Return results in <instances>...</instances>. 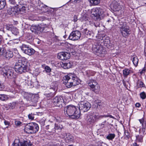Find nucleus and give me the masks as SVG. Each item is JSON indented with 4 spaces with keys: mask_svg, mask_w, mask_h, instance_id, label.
I'll return each instance as SVG.
<instances>
[{
    "mask_svg": "<svg viewBox=\"0 0 146 146\" xmlns=\"http://www.w3.org/2000/svg\"><path fill=\"white\" fill-rule=\"evenodd\" d=\"M64 111L71 118L77 119L81 116V112L78 107L72 105H70L64 108Z\"/></svg>",
    "mask_w": 146,
    "mask_h": 146,
    "instance_id": "1",
    "label": "nucleus"
},
{
    "mask_svg": "<svg viewBox=\"0 0 146 146\" xmlns=\"http://www.w3.org/2000/svg\"><path fill=\"white\" fill-rule=\"evenodd\" d=\"M63 83L68 88L78 85L79 82L76 76L73 74L70 73L63 78Z\"/></svg>",
    "mask_w": 146,
    "mask_h": 146,
    "instance_id": "2",
    "label": "nucleus"
},
{
    "mask_svg": "<svg viewBox=\"0 0 146 146\" xmlns=\"http://www.w3.org/2000/svg\"><path fill=\"white\" fill-rule=\"evenodd\" d=\"M29 63L24 60H20L17 61L14 66V69L17 73L21 74L27 72L29 70Z\"/></svg>",
    "mask_w": 146,
    "mask_h": 146,
    "instance_id": "3",
    "label": "nucleus"
},
{
    "mask_svg": "<svg viewBox=\"0 0 146 146\" xmlns=\"http://www.w3.org/2000/svg\"><path fill=\"white\" fill-rule=\"evenodd\" d=\"M106 9L103 7H97L92 10V17H95L96 19L100 20L105 17L106 14Z\"/></svg>",
    "mask_w": 146,
    "mask_h": 146,
    "instance_id": "4",
    "label": "nucleus"
},
{
    "mask_svg": "<svg viewBox=\"0 0 146 146\" xmlns=\"http://www.w3.org/2000/svg\"><path fill=\"white\" fill-rule=\"evenodd\" d=\"M108 117L111 118L113 117L111 115H99L98 114H95L93 115H88L87 116L86 120L88 124H92L96 121H97L102 118Z\"/></svg>",
    "mask_w": 146,
    "mask_h": 146,
    "instance_id": "5",
    "label": "nucleus"
},
{
    "mask_svg": "<svg viewBox=\"0 0 146 146\" xmlns=\"http://www.w3.org/2000/svg\"><path fill=\"white\" fill-rule=\"evenodd\" d=\"M39 129L38 125L35 123H31L25 126L24 130L27 133H33L37 132Z\"/></svg>",
    "mask_w": 146,
    "mask_h": 146,
    "instance_id": "6",
    "label": "nucleus"
},
{
    "mask_svg": "<svg viewBox=\"0 0 146 146\" xmlns=\"http://www.w3.org/2000/svg\"><path fill=\"white\" fill-rule=\"evenodd\" d=\"M99 42L95 43L93 45L92 50L93 52L97 55L105 54L106 52V51L101 44L98 43Z\"/></svg>",
    "mask_w": 146,
    "mask_h": 146,
    "instance_id": "7",
    "label": "nucleus"
},
{
    "mask_svg": "<svg viewBox=\"0 0 146 146\" xmlns=\"http://www.w3.org/2000/svg\"><path fill=\"white\" fill-rule=\"evenodd\" d=\"M80 111L82 110L83 112H86L88 111L91 107V104L86 100L81 101L79 104Z\"/></svg>",
    "mask_w": 146,
    "mask_h": 146,
    "instance_id": "8",
    "label": "nucleus"
},
{
    "mask_svg": "<svg viewBox=\"0 0 146 146\" xmlns=\"http://www.w3.org/2000/svg\"><path fill=\"white\" fill-rule=\"evenodd\" d=\"M20 48L24 53L29 56L35 53V50L33 48H31V47H29L27 45L23 44L20 46Z\"/></svg>",
    "mask_w": 146,
    "mask_h": 146,
    "instance_id": "9",
    "label": "nucleus"
},
{
    "mask_svg": "<svg viewBox=\"0 0 146 146\" xmlns=\"http://www.w3.org/2000/svg\"><path fill=\"white\" fill-rule=\"evenodd\" d=\"M52 101L56 106L60 108L62 107L64 104L63 97L60 96L55 97L53 99Z\"/></svg>",
    "mask_w": 146,
    "mask_h": 146,
    "instance_id": "10",
    "label": "nucleus"
},
{
    "mask_svg": "<svg viewBox=\"0 0 146 146\" xmlns=\"http://www.w3.org/2000/svg\"><path fill=\"white\" fill-rule=\"evenodd\" d=\"M44 28L40 25H33L30 27L31 32L35 34H40V33L44 32Z\"/></svg>",
    "mask_w": 146,
    "mask_h": 146,
    "instance_id": "11",
    "label": "nucleus"
},
{
    "mask_svg": "<svg viewBox=\"0 0 146 146\" xmlns=\"http://www.w3.org/2000/svg\"><path fill=\"white\" fill-rule=\"evenodd\" d=\"M119 29L120 33L123 37H126L130 35V30L128 26L121 27Z\"/></svg>",
    "mask_w": 146,
    "mask_h": 146,
    "instance_id": "12",
    "label": "nucleus"
},
{
    "mask_svg": "<svg viewBox=\"0 0 146 146\" xmlns=\"http://www.w3.org/2000/svg\"><path fill=\"white\" fill-rule=\"evenodd\" d=\"M98 41L99 43H101L102 44H104L106 46L110 43L109 37L103 35L98 36Z\"/></svg>",
    "mask_w": 146,
    "mask_h": 146,
    "instance_id": "13",
    "label": "nucleus"
},
{
    "mask_svg": "<svg viewBox=\"0 0 146 146\" xmlns=\"http://www.w3.org/2000/svg\"><path fill=\"white\" fill-rule=\"evenodd\" d=\"M13 146H33L30 141L27 139L19 141L18 143H14Z\"/></svg>",
    "mask_w": 146,
    "mask_h": 146,
    "instance_id": "14",
    "label": "nucleus"
},
{
    "mask_svg": "<svg viewBox=\"0 0 146 146\" xmlns=\"http://www.w3.org/2000/svg\"><path fill=\"white\" fill-rule=\"evenodd\" d=\"M81 35L80 32L78 31H73L70 34L68 38L73 40H77L80 38Z\"/></svg>",
    "mask_w": 146,
    "mask_h": 146,
    "instance_id": "15",
    "label": "nucleus"
},
{
    "mask_svg": "<svg viewBox=\"0 0 146 146\" xmlns=\"http://www.w3.org/2000/svg\"><path fill=\"white\" fill-rule=\"evenodd\" d=\"M51 86L49 89V92H50L48 94H45V95L46 97L50 98L55 95L56 92L58 90V87L57 85Z\"/></svg>",
    "mask_w": 146,
    "mask_h": 146,
    "instance_id": "16",
    "label": "nucleus"
},
{
    "mask_svg": "<svg viewBox=\"0 0 146 146\" xmlns=\"http://www.w3.org/2000/svg\"><path fill=\"white\" fill-rule=\"evenodd\" d=\"M87 83L90 87L91 89H92L93 92L96 93L98 92V90L95 88L96 86H98V83L95 80H90L88 81Z\"/></svg>",
    "mask_w": 146,
    "mask_h": 146,
    "instance_id": "17",
    "label": "nucleus"
},
{
    "mask_svg": "<svg viewBox=\"0 0 146 146\" xmlns=\"http://www.w3.org/2000/svg\"><path fill=\"white\" fill-rule=\"evenodd\" d=\"M57 58L61 60L68 59L70 58L69 54L66 52H62L58 54Z\"/></svg>",
    "mask_w": 146,
    "mask_h": 146,
    "instance_id": "18",
    "label": "nucleus"
},
{
    "mask_svg": "<svg viewBox=\"0 0 146 146\" xmlns=\"http://www.w3.org/2000/svg\"><path fill=\"white\" fill-rule=\"evenodd\" d=\"M13 56V54L12 51L10 50L6 51V50L3 57L5 60H9L12 58Z\"/></svg>",
    "mask_w": 146,
    "mask_h": 146,
    "instance_id": "19",
    "label": "nucleus"
},
{
    "mask_svg": "<svg viewBox=\"0 0 146 146\" xmlns=\"http://www.w3.org/2000/svg\"><path fill=\"white\" fill-rule=\"evenodd\" d=\"M62 135L66 136L65 140L66 143H70L73 141L74 137L70 133H62Z\"/></svg>",
    "mask_w": 146,
    "mask_h": 146,
    "instance_id": "20",
    "label": "nucleus"
},
{
    "mask_svg": "<svg viewBox=\"0 0 146 146\" xmlns=\"http://www.w3.org/2000/svg\"><path fill=\"white\" fill-rule=\"evenodd\" d=\"M82 32L85 36L89 38H92L94 36V35L93 33L88 30L87 29H83Z\"/></svg>",
    "mask_w": 146,
    "mask_h": 146,
    "instance_id": "21",
    "label": "nucleus"
},
{
    "mask_svg": "<svg viewBox=\"0 0 146 146\" xmlns=\"http://www.w3.org/2000/svg\"><path fill=\"white\" fill-rule=\"evenodd\" d=\"M72 66V63L71 62L67 61L66 62L63 63L61 66L64 69H68L71 67Z\"/></svg>",
    "mask_w": 146,
    "mask_h": 146,
    "instance_id": "22",
    "label": "nucleus"
},
{
    "mask_svg": "<svg viewBox=\"0 0 146 146\" xmlns=\"http://www.w3.org/2000/svg\"><path fill=\"white\" fill-rule=\"evenodd\" d=\"M113 8L116 11H119L122 9V6L118 2H115L113 4Z\"/></svg>",
    "mask_w": 146,
    "mask_h": 146,
    "instance_id": "23",
    "label": "nucleus"
},
{
    "mask_svg": "<svg viewBox=\"0 0 146 146\" xmlns=\"http://www.w3.org/2000/svg\"><path fill=\"white\" fill-rule=\"evenodd\" d=\"M26 5L25 4H21V2H19V4H18L17 8H19L20 11H23L26 10L27 7Z\"/></svg>",
    "mask_w": 146,
    "mask_h": 146,
    "instance_id": "24",
    "label": "nucleus"
},
{
    "mask_svg": "<svg viewBox=\"0 0 146 146\" xmlns=\"http://www.w3.org/2000/svg\"><path fill=\"white\" fill-rule=\"evenodd\" d=\"M63 123L62 122H59L55 124V126L54 127L55 130H61L64 128L63 126Z\"/></svg>",
    "mask_w": 146,
    "mask_h": 146,
    "instance_id": "25",
    "label": "nucleus"
},
{
    "mask_svg": "<svg viewBox=\"0 0 146 146\" xmlns=\"http://www.w3.org/2000/svg\"><path fill=\"white\" fill-rule=\"evenodd\" d=\"M18 102L17 101L12 102L8 104V106L10 109L13 110L15 108L16 106L18 105Z\"/></svg>",
    "mask_w": 146,
    "mask_h": 146,
    "instance_id": "26",
    "label": "nucleus"
},
{
    "mask_svg": "<svg viewBox=\"0 0 146 146\" xmlns=\"http://www.w3.org/2000/svg\"><path fill=\"white\" fill-rule=\"evenodd\" d=\"M136 84L138 88L143 87L145 88V86L144 83L141 80H137Z\"/></svg>",
    "mask_w": 146,
    "mask_h": 146,
    "instance_id": "27",
    "label": "nucleus"
},
{
    "mask_svg": "<svg viewBox=\"0 0 146 146\" xmlns=\"http://www.w3.org/2000/svg\"><path fill=\"white\" fill-rule=\"evenodd\" d=\"M123 75L124 77L126 78L129 75L131 71L128 68L124 69L123 71Z\"/></svg>",
    "mask_w": 146,
    "mask_h": 146,
    "instance_id": "28",
    "label": "nucleus"
},
{
    "mask_svg": "<svg viewBox=\"0 0 146 146\" xmlns=\"http://www.w3.org/2000/svg\"><path fill=\"white\" fill-rule=\"evenodd\" d=\"M46 129L48 130L49 132H51L53 131H55V129L52 124L48 125L46 126Z\"/></svg>",
    "mask_w": 146,
    "mask_h": 146,
    "instance_id": "29",
    "label": "nucleus"
},
{
    "mask_svg": "<svg viewBox=\"0 0 146 146\" xmlns=\"http://www.w3.org/2000/svg\"><path fill=\"white\" fill-rule=\"evenodd\" d=\"M136 137L135 142L141 143L143 141V136L142 135H137Z\"/></svg>",
    "mask_w": 146,
    "mask_h": 146,
    "instance_id": "30",
    "label": "nucleus"
},
{
    "mask_svg": "<svg viewBox=\"0 0 146 146\" xmlns=\"http://www.w3.org/2000/svg\"><path fill=\"white\" fill-rule=\"evenodd\" d=\"M13 70L9 69L7 71V75L6 77L9 78H11L13 77Z\"/></svg>",
    "mask_w": 146,
    "mask_h": 146,
    "instance_id": "31",
    "label": "nucleus"
},
{
    "mask_svg": "<svg viewBox=\"0 0 146 146\" xmlns=\"http://www.w3.org/2000/svg\"><path fill=\"white\" fill-rule=\"evenodd\" d=\"M8 91L10 93V95L11 97L12 98L14 97V95L16 93V91L15 89L14 88H12L11 89H9Z\"/></svg>",
    "mask_w": 146,
    "mask_h": 146,
    "instance_id": "32",
    "label": "nucleus"
},
{
    "mask_svg": "<svg viewBox=\"0 0 146 146\" xmlns=\"http://www.w3.org/2000/svg\"><path fill=\"white\" fill-rule=\"evenodd\" d=\"M5 0H0V10L4 9L6 5Z\"/></svg>",
    "mask_w": 146,
    "mask_h": 146,
    "instance_id": "33",
    "label": "nucleus"
},
{
    "mask_svg": "<svg viewBox=\"0 0 146 146\" xmlns=\"http://www.w3.org/2000/svg\"><path fill=\"white\" fill-rule=\"evenodd\" d=\"M26 39L29 42H31L33 40V38L32 35L29 34H28L26 36Z\"/></svg>",
    "mask_w": 146,
    "mask_h": 146,
    "instance_id": "34",
    "label": "nucleus"
},
{
    "mask_svg": "<svg viewBox=\"0 0 146 146\" xmlns=\"http://www.w3.org/2000/svg\"><path fill=\"white\" fill-rule=\"evenodd\" d=\"M86 73L87 76L88 77L93 76L95 74V72L94 71L90 70H87L86 71Z\"/></svg>",
    "mask_w": 146,
    "mask_h": 146,
    "instance_id": "35",
    "label": "nucleus"
},
{
    "mask_svg": "<svg viewBox=\"0 0 146 146\" xmlns=\"http://www.w3.org/2000/svg\"><path fill=\"white\" fill-rule=\"evenodd\" d=\"M9 69L7 67L4 68L2 69V74L5 77H6V75H7V71H8Z\"/></svg>",
    "mask_w": 146,
    "mask_h": 146,
    "instance_id": "36",
    "label": "nucleus"
},
{
    "mask_svg": "<svg viewBox=\"0 0 146 146\" xmlns=\"http://www.w3.org/2000/svg\"><path fill=\"white\" fill-rule=\"evenodd\" d=\"M115 137V135L114 133H109L106 136V138L110 140H112Z\"/></svg>",
    "mask_w": 146,
    "mask_h": 146,
    "instance_id": "37",
    "label": "nucleus"
},
{
    "mask_svg": "<svg viewBox=\"0 0 146 146\" xmlns=\"http://www.w3.org/2000/svg\"><path fill=\"white\" fill-rule=\"evenodd\" d=\"M132 61L135 66H136L137 65L138 62V59L136 56H135L133 57Z\"/></svg>",
    "mask_w": 146,
    "mask_h": 146,
    "instance_id": "38",
    "label": "nucleus"
},
{
    "mask_svg": "<svg viewBox=\"0 0 146 146\" xmlns=\"http://www.w3.org/2000/svg\"><path fill=\"white\" fill-rule=\"evenodd\" d=\"M12 34L15 35H17L19 33L18 29L16 28L13 26L11 31Z\"/></svg>",
    "mask_w": 146,
    "mask_h": 146,
    "instance_id": "39",
    "label": "nucleus"
},
{
    "mask_svg": "<svg viewBox=\"0 0 146 146\" xmlns=\"http://www.w3.org/2000/svg\"><path fill=\"white\" fill-rule=\"evenodd\" d=\"M8 99L7 96L4 94H0V100L2 101H6Z\"/></svg>",
    "mask_w": 146,
    "mask_h": 146,
    "instance_id": "40",
    "label": "nucleus"
},
{
    "mask_svg": "<svg viewBox=\"0 0 146 146\" xmlns=\"http://www.w3.org/2000/svg\"><path fill=\"white\" fill-rule=\"evenodd\" d=\"M90 2L91 3H93L94 5H97L100 2V0H89Z\"/></svg>",
    "mask_w": 146,
    "mask_h": 146,
    "instance_id": "41",
    "label": "nucleus"
},
{
    "mask_svg": "<svg viewBox=\"0 0 146 146\" xmlns=\"http://www.w3.org/2000/svg\"><path fill=\"white\" fill-rule=\"evenodd\" d=\"M6 50V49L4 47H0V57L3 56Z\"/></svg>",
    "mask_w": 146,
    "mask_h": 146,
    "instance_id": "42",
    "label": "nucleus"
},
{
    "mask_svg": "<svg viewBox=\"0 0 146 146\" xmlns=\"http://www.w3.org/2000/svg\"><path fill=\"white\" fill-rule=\"evenodd\" d=\"M66 53L69 54L70 57L71 54H72V55H74L76 53V52L74 50L72 49H71L70 48L68 49V52H66Z\"/></svg>",
    "mask_w": 146,
    "mask_h": 146,
    "instance_id": "43",
    "label": "nucleus"
},
{
    "mask_svg": "<svg viewBox=\"0 0 146 146\" xmlns=\"http://www.w3.org/2000/svg\"><path fill=\"white\" fill-rule=\"evenodd\" d=\"M9 2L11 5H14L15 7L17 6L16 1L15 0H9Z\"/></svg>",
    "mask_w": 146,
    "mask_h": 146,
    "instance_id": "44",
    "label": "nucleus"
},
{
    "mask_svg": "<svg viewBox=\"0 0 146 146\" xmlns=\"http://www.w3.org/2000/svg\"><path fill=\"white\" fill-rule=\"evenodd\" d=\"M3 38L6 40H8L9 41L11 40V36L8 34H5L3 35Z\"/></svg>",
    "mask_w": 146,
    "mask_h": 146,
    "instance_id": "45",
    "label": "nucleus"
},
{
    "mask_svg": "<svg viewBox=\"0 0 146 146\" xmlns=\"http://www.w3.org/2000/svg\"><path fill=\"white\" fill-rule=\"evenodd\" d=\"M140 98L143 100L145 99L146 98V95L145 92H143L140 94Z\"/></svg>",
    "mask_w": 146,
    "mask_h": 146,
    "instance_id": "46",
    "label": "nucleus"
},
{
    "mask_svg": "<svg viewBox=\"0 0 146 146\" xmlns=\"http://www.w3.org/2000/svg\"><path fill=\"white\" fill-rule=\"evenodd\" d=\"M88 17L86 16V15H84L82 16L80 18V20L81 21H86L88 20Z\"/></svg>",
    "mask_w": 146,
    "mask_h": 146,
    "instance_id": "47",
    "label": "nucleus"
},
{
    "mask_svg": "<svg viewBox=\"0 0 146 146\" xmlns=\"http://www.w3.org/2000/svg\"><path fill=\"white\" fill-rule=\"evenodd\" d=\"M45 70L47 73H50L51 72V69L48 66L45 67Z\"/></svg>",
    "mask_w": 146,
    "mask_h": 146,
    "instance_id": "48",
    "label": "nucleus"
},
{
    "mask_svg": "<svg viewBox=\"0 0 146 146\" xmlns=\"http://www.w3.org/2000/svg\"><path fill=\"white\" fill-rule=\"evenodd\" d=\"M13 27V26L11 25H7L6 26V28L8 30L10 31L11 30L12 28Z\"/></svg>",
    "mask_w": 146,
    "mask_h": 146,
    "instance_id": "49",
    "label": "nucleus"
},
{
    "mask_svg": "<svg viewBox=\"0 0 146 146\" xmlns=\"http://www.w3.org/2000/svg\"><path fill=\"white\" fill-rule=\"evenodd\" d=\"M141 123L142 124V126H144L145 124H146V123L145 122L144 119L143 118H142L141 119L139 120Z\"/></svg>",
    "mask_w": 146,
    "mask_h": 146,
    "instance_id": "50",
    "label": "nucleus"
},
{
    "mask_svg": "<svg viewBox=\"0 0 146 146\" xmlns=\"http://www.w3.org/2000/svg\"><path fill=\"white\" fill-rule=\"evenodd\" d=\"M125 134L126 137V138L129 139L130 137V136L129 133L128 131H125Z\"/></svg>",
    "mask_w": 146,
    "mask_h": 146,
    "instance_id": "51",
    "label": "nucleus"
},
{
    "mask_svg": "<svg viewBox=\"0 0 146 146\" xmlns=\"http://www.w3.org/2000/svg\"><path fill=\"white\" fill-rule=\"evenodd\" d=\"M28 117L29 119L33 120L34 119V116L32 113L28 115Z\"/></svg>",
    "mask_w": 146,
    "mask_h": 146,
    "instance_id": "52",
    "label": "nucleus"
},
{
    "mask_svg": "<svg viewBox=\"0 0 146 146\" xmlns=\"http://www.w3.org/2000/svg\"><path fill=\"white\" fill-rule=\"evenodd\" d=\"M126 22H122L121 21H120L119 22V25H120L121 26V27L123 26H125Z\"/></svg>",
    "mask_w": 146,
    "mask_h": 146,
    "instance_id": "53",
    "label": "nucleus"
},
{
    "mask_svg": "<svg viewBox=\"0 0 146 146\" xmlns=\"http://www.w3.org/2000/svg\"><path fill=\"white\" fill-rule=\"evenodd\" d=\"M146 126V124H145L144 126H142V130L143 133L145 132Z\"/></svg>",
    "mask_w": 146,
    "mask_h": 146,
    "instance_id": "54",
    "label": "nucleus"
},
{
    "mask_svg": "<svg viewBox=\"0 0 146 146\" xmlns=\"http://www.w3.org/2000/svg\"><path fill=\"white\" fill-rule=\"evenodd\" d=\"M94 25L96 27H99L100 25V23L99 22H96L94 23Z\"/></svg>",
    "mask_w": 146,
    "mask_h": 146,
    "instance_id": "55",
    "label": "nucleus"
},
{
    "mask_svg": "<svg viewBox=\"0 0 146 146\" xmlns=\"http://www.w3.org/2000/svg\"><path fill=\"white\" fill-rule=\"evenodd\" d=\"M78 20V18L76 15H74V16L73 21L74 22H76Z\"/></svg>",
    "mask_w": 146,
    "mask_h": 146,
    "instance_id": "56",
    "label": "nucleus"
},
{
    "mask_svg": "<svg viewBox=\"0 0 146 146\" xmlns=\"http://www.w3.org/2000/svg\"><path fill=\"white\" fill-rule=\"evenodd\" d=\"M21 123L20 121H15V124L17 125H21Z\"/></svg>",
    "mask_w": 146,
    "mask_h": 146,
    "instance_id": "57",
    "label": "nucleus"
},
{
    "mask_svg": "<svg viewBox=\"0 0 146 146\" xmlns=\"http://www.w3.org/2000/svg\"><path fill=\"white\" fill-rule=\"evenodd\" d=\"M99 126L101 128H103L105 127V125L104 123H102L99 124Z\"/></svg>",
    "mask_w": 146,
    "mask_h": 146,
    "instance_id": "58",
    "label": "nucleus"
},
{
    "mask_svg": "<svg viewBox=\"0 0 146 146\" xmlns=\"http://www.w3.org/2000/svg\"><path fill=\"white\" fill-rule=\"evenodd\" d=\"M4 88L3 84L0 83V91L2 90Z\"/></svg>",
    "mask_w": 146,
    "mask_h": 146,
    "instance_id": "59",
    "label": "nucleus"
},
{
    "mask_svg": "<svg viewBox=\"0 0 146 146\" xmlns=\"http://www.w3.org/2000/svg\"><path fill=\"white\" fill-rule=\"evenodd\" d=\"M4 123L5 125H9L10 124V123L9 121L5 120H4Z\"/></svg>",
    "mask_w": 146,
    "mask_h": 146,
    "instance_id": "60",
    "label": "nucleus"
},
{
    "mask_svg": "<svg viewBox=\"0 0 146 146\" xmlns=\"http://www.w3.org/2000/svg\"><path fill=\"white\" fill-rule=\"evenodd\" d=\"M49 75L51 76H55V73L54 72H51V73L49 74Z\"/></svg>",
    "mask_w": 146,
    "mask_h": 146,
    "instance_id": "61",
    "label": "nucleus"
},
{
    "mask_svg": "<svg viewBox=\"0 0 146 146\" xmlns=\"http://www.w3.org/2000/svg\"><path fill=\"white\" fill-rule=\"evenodd\" d=\"M145 67L143 68L142 71L140 72V73L141 74L143 73H144L145 72Z\"/></svg>",
    "mask_w": 146,
    "mask_h": 146,
    "instance_id": "62",
    "label": "nucleus"
},
{
    "mask_svg": "<svg viewBox=\"0 0 146 146\" xmlns=\"http://www.w3.org/2000/svg\"><path fill=\"white\" fill-rule=\"evenodd\" d=\"M11 11H9V12H8L9 13V14L10 15L12 14H15V13L14 12L13 10V9H11Z\"/></svg>",
    "mask_w": 146,
    "mask_h": 146,
    "instance_id": "63",
    "label": "nucleus"
},
{
    "mask_svg": "<svg viewBox=\"0 0 146 146\" xmlns=\"http://www.w3.org/2000/svg\"><path fill=\"white\" fill-rule=\"evenodd\" d=\"M135 106L137 107H139L141 106V104L139 103H137L136 104Z\"/></svg>",
    "mask_w": 146,
    "mask_h": 146,
    "instance_id": "64",
    "label": "nucleus"
}]
</instances>
